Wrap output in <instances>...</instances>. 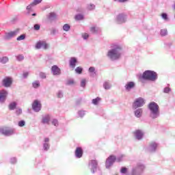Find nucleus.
Returning a JSON list of instances; mask_svg holds the SVG:
<instances>
[{"instance_id": "e433bc0d", "label": "nucleus", "mask_w": 175, "mask_h": 175, "mask_svg": "<svg viewBox=\"0 0 175 175\" xmlns=\"http://www.w3.org/2000/svg\"><path fill=\"white\" fill-rule=\"evenodd\" d=\"M75 72L77 73V75H81V73H83V68L77 67L75 68Z\"/></svg>"}, {"instance_id": "a211bd4d", "label": "nucleus", "mask_w": 175, "mask_h": 175, "mask_svg": "<svg viewBox=\"0 0 175 175\" xmlns=\"http://www.w3.org/2000/svg\"><path fill=\"white\" fill-rule=\"evenodd\" d=\"M49 142H50V139L49 137H46L44 139V142H43L44 151H49V150H50V144L49 143Z\"/></svg>"}, {"instance_id": "4d7b16f0", "label": "nucleus", "mask_w": 175, "mask_h": 175, "mask_svg": "<svg viewBox=\"0 0 175 175\" xmlns=\"http://www.w3.org/2000/svg\"><path fill=\"white\" fill-rule=\"evenodd\" d=\"M29 73L28 72H23V79H27V77H28Z\"/></svg>"}, {"instance_id": "de8ad7c7", "label": "nucleus", "mask_w": 175, "mask_h": 175, "mask_svg": "<svg viewBox=\"0 0 175 175\" xmlns=\"http://www.w3.org/2000/svg\"><path fill=\"white\" fill-rule=\"evenodd\" d=\"M87 84V81L85 79H82L81 81V87L84 88L85 87V85Z\"/></svg>"}, {"instance_id": "c85d7f7f", "label": "nucleus", "mask_w": 175, "mask_h": 175, "mask_svg": "<svg viewBox=\"0 0 175 175\" xmlns=\"http://www.w3.org/2000/svg\"><path fill=\"white\" fill-rule=\"evenodd\" d=\"M90 31L92 33H98V32H100V29L96 27H92L90 28Z\"/></svg>"}, {"instance_id": "f03ea898", "label": "nucleus", "mask_w": 175, "mask_h": 175, "mask_svg": "<svg viewBox=\"0 0 175 175\" xmlns=\"http://www.w3.org/2000/svg\"><path fill=\"white\" fill-rule=\"evenodd\" d=\"M148 109L150 111V117L152 120H157L161 116V111H159V105L154 101L150 102L148 105Z\"/></svg>"}, {"instance_id": "473e14b6", "label": "nucleus", "mask_w": 175, "mask_h": 175, "mask_svg": "<svg viewBox=\"0 0 175 175\" xmlns=\"http://www.w3.org/2000/svg\"><path fill=\"white\" fill-rule=\"evenodd\" d=\"M103 87L105 90H110L111 88V84H110V82L106 81L103 83Z\"/></svg>"}, {"instance_id": "37998d69", "label": "nucleus", "mask_w": 175, "mask_h": 175, "mask_svg": "<svg viewBox=\"0 0 175 175\" xmlns=\"http://www.w3.org/2000/svg\"><path fill=\"white\" fill-rule=\"evenodd\" d=\"M18 126H20L21 128H23V126H25V120H20L18 122Z\"/></svg>"}, {"instance_id": "f8f14e48", "label": "nucleus", "mask_w": 175, "mask_h": 175, "mask_svg": "<svg viewBox=\"0 0 175 175\" xmlns=\"http://www.w3.org/2000/svg\"><path fill=\"white\" fill-rule=\"evenodd\" d=\"M8 91L3 90L0 91V103L2 105L6 102V98L8 97Z\"/></svg>"}, {"instance_id": "8fccbe9b", "label": "nucleus", "mask_w": 175, "mask_h": 175, "mask_svg": "<svg viewBox=\"0 0 175 175\" xmlns=\"http://www.w3.org/2000/svg\"><path fill=\"white\" fill-rule=\"evenodd\" d=\"M24 39H25V34H22L20 36H18L17 38H16V40H24Z\"/></svg>"}, {"instance_id": "72a5a7b5", "label": "nucleus", "mask_w": 175, "mask_h": 175, "mask_svg": "<svg viewBox=\"0 0 175 175\" xmlns=\"http://www.w3.org/2000/svg\"><path fill=\"white\" fill-rule=\"evenodd\" d=\"M100 98L96 97V98L92 99V103L93 105H98V104L99 103V101H100Z\"/></svg>"}, {"instance_id": "864d4df0", "label": "nucleus", "mask_w": 175, "mask_h": 175, "mask_svg": "<svg viewBox=\"0 0 175 175\" xmlns=\"http://www.w3.org/2000/svg\"><path fill=\"white\" fill-rule=\"evenodd\" d=\"M35 31H39L40 29V25L39 24L34 25Z\"/></svg>"}, {"instance_id": "aec40b11", "label": "nucleus", "mask_w": 175, "mask_h": 175, "mask_svg": "<svg viewBox=\"0 0 175 175\" xmlns=\"http://www.w3.org/2000/svg\"><path fill=\"white\" fill-rule=\"evenodd\" d=\"M134 135L137 140H142V139H143V136H144V133H143L142 130H136L134 132Z\"/></svg>"}, {"instance_id": "58836bf2", "label": "nucleus", "mask_w": 175, "mask_h": 175, "mask_svg": "<svg viewBox=\"0 0 175 175\" xmlns=\"http://www.w3.org/2000/svg\"><path fill=\"white\" fill-rule=\"evenodd\" d=\"M161 18L164 21H169V17L167 16V14L166 13H162L161 14Z\"/></svg>"}, {"instance_id": "39448f33", "label": "nucleus", "mask_w": 175, "mask_h": 175, "mask_svg": "<svg viewBox=\"0 0 175 175\" xmlns=\"http://www.w3.org/2000/svg\"><path fill=\"white\" fill-rule=\"evenodd\" d=\"M146 169V165L142 163H137L133 167L131 172V175H142Z\"/></svg>"}, {"instance_id": "412c9836", "label": "nucleus", "mask_w": 175, "mask_h": 175, "mask_svg": "<svg viewBox=\"0 0 175 175\" xmlns=\"http://www.w3.org/2000/svg\"><path fill=\"white\" fill-rule=\"evenodd\" d=\"M135 82L129 81V82L126 83V84L124 86V88H125L126 91L129 92V91H131V90H133V88L135 87Z\"/></svg>"}, {"instance_id": "9d476101", "label": "nucleus", "mask_w": 175, "mask_h": 175, "mask_svg": "<svg viewBox=\"0 0 175 175\" xmlns=\"http://www.w3.org/2000/svg\"><path fill=\"white\" fill-rule=\"evenodd\" d=\"M0 133L4 136H12L14 134V130L8 129L7 128H0Z\"/></svg>"}, {"instance_id": "c756f323", "label": "nucleus", "mask_w": 175, "mask_h": 175, "mask_svg": "<svg viewBox=\"0 0 175 175\" xmlns=\"http://www.w3.org/2000/svg\"><path fill=\"white\" fill-rule=\"evenodd\" d=\"M75 83L76 82H75V79H70L66 81V85H75Z\"/></svg>"}, {"instance_id": "7c9ffc66", "label": "nucleus", "mask_w": 175, "mask_h": 175, "mask_svg": "<svg viewBox=\"0 0 175 175\" xmlns=\"http://www.w3.org/2000/svg\"><path fill=\"white\" fill-rule=\"evenodd\" d=\"M32 87H33V88H39V87H40V81H34L32 83Z\"/></svg>"}, {"instance_id": "7ed1b4c3", "label": "nucleus", "mask_w": 175, "mask_h": 175, "mask_svg": "<svg viewBox=\"0 0 175 175\" xmlns=\"http://www.w3.org/2000/svg\"><path fill=\"white\" fill-rule=\"evenodd\" d=\"M142 77L144 80L157 81L158 80V74L155 71L148 70L143 72Z\"/></svg>"}, {"instance_id": "c9c22d12", "label": "nucleus", "mask_w": 175, "mask_h": 175, "mask_svg": "<svg viewBox=\"0 0 175 175\" xmlns=\"http://www.w3.org/2000/svg\"><path fill=\"white\" fill-rule=\"evenodd\" d=\"M78 116L79 117H80L81 118H83V117H84L85 116V111L84 110H80L78 111Z\"/></svg>"}, {"instance_id": "20e7f679", "label": "nucleus", "mask_w": 175, "mask_h": 175, "mask_svg": "<svg viewBox=\"0 0 175 175\" xmlns=\"http://www.w3.org/2000/svg\"><path fill=\"white\" fill-rule=\"evenodd\" d=\"M122 158H124V155L122 154L119 156L118 157H116L114 155L109 156L105 162V167L106 169H110L113 165H114V162H121L122 161Z\"/></svg>"}, {"instance_id": "ddd939ff", "label": "nucleus", "mask_w": 175, "mask_h": 175, "mask_svg": "<svg viewBox=\"0 0 175 175\" xmlns=\"http://www.w3.org/2000/svg\"><path fill=\"white\" fill-rule=\"evenodd\" d=\"M18 33V30H14L13 31H10L8 33H6L4 36V39L5 40H9L10 39H12V38H14L17 34Z\"/></svg>"}, {"instance_id": "09e8293b", "label": "nucleus", "mask_w": 175, "mask_h": 175, "mask_svg": "<svg viewBox=\"0 0 175 175\" xmlns=\"http://www.w3.org/2000/svg\"><path fill=\"white\" fill-rule=\"evenodd\" d=\"M52 124L54 125V126H58V125H59V124L58 123V120L53 119L52 120Z\"/></svg>"}, {"instance_id": "49530a36", "label": "nucleus", "mask_w": 175, "mask_h": 175, "mask_svg": "<svg viewBox=\"0 0 175 175\" xmlns=\"http://www.w3.org/2000/svg\"><path fill=\"white\" fill-rule=\"evenodd\" d=\"M10 163H12V165H14V163H17V159H16V157H12L10 159Z\"/></svg>"}, {"instance_id": "4be33fe9", "label": "nucleus", "mask_w": 175, "mask_h": 175, "mask_svg": "<svg viewBox=\"0 0 175 175\" xmlns=\"http://www.w3.org/2000/svg\"><path fill=\"white\" fill-rule=\"evenodd\" d=\"M134 114L135 116L137 117V118H140L142 116H143V109L142 108H137L136 109H134Z\"/></svg>"}, {"instance_id": "bb28decb", "label": "nucleus", "mask_w": 175, "mask_h": 175, "mask_svg": "<svg viewBox=\"0 0 175 175\" xmlns=\"http://www.w3.org/2000/svg\"><path fill=\"white\" fill-rule=\"evenodd\" d=\"M90 77H95L96 72H95V67H90L88 69Z\"/></svg>"}, {"instance_id": "cd10ccee", "label": "nucleus", "mask_w": 175, "mask_h": 175, "mask_svg": "<svg viewBox=\"0 0 175 175\" xmlns=\"http://www.w3.org/2000/svg\"><path fill=\"white\" fill-rule=\"evenodd\" d=\"M9 62V57L4 56L2 57H0V63L5 65V64H8Z\"/></svg>"}, {"instance_id": "dca6fc26", "label": "nucleus", "mask_w": 175, "mask_h": 175, "mask_svg": "<svg viewBox=\"0 0 175 175\" xmlns=\"http://www.w3.org/2000/svg\"><path fill=\"white\" fill-rule=\"evenodd\" d=\"M157 147L158 144L157 142H152L149 144L148 147V151H149V152H155V151H157Z\"/></svg>"}, {"instance_id": "a19ab883", "label": "nucleus", "mask_w": 175, "mask_h": 175, "mask_svg": "<svg viewBox=\"0 0 175 175\" xmlns=\"http://www.w3.org/2000/svg\"><path fill=\"white\" fill-rule=\"evenodd\" d=\"M57 96L60 99L64 98V92H62V90H59L57 93Z\"/></svg>"}, {"instance_id": "4468645a", "label": "nucleus", "mask_w": 175, "mask_h": 175, "mask_svg": "<svg viewBox=\"0 0 175 175\" xmlns=\"http://www.w3.org/2000/svg\"><path fill=\"white\" fill-rule=\"evenodd\" d=\"M42 0H34L31 3L27 6V14H29L31 13V10L33 6H36V5H39L42 2Z\"/></svg>"}, {"instance_id": "2eb2a0df", "label": "nucleus", "mask_w": 175, "mask_h": 175, "mask_svg": "<svg viewBox=\"0 0 175 175\" xmlns=\"http://www.w3.org/2000/svg\"><path fill=\"white\" fill-rule=\"evenodd\" d=\"M51 73L53 76H59L61 75V68L57 65H54L51 67Z\"/></svg>"}, {"instance_id": "5fc2aeb1", "label": "nucleus", "mask_w": 175, "mask_h": 175, "mask_svg": "<svg viewBox=\"0 0 175 175\" xmlns=\"http://www.w3.org/2000/svg\"><path fill=\"white\" fill-rule=\"evenodd\" d=\"M114 2H119L120 3H125V2H128V0H113Z\"/></svg>"}, {"instance_id": "5701e85b", "label": "nucleus", "mask_w": 175, "mask_h": 175, "mask_svg": "<svg viewBox=\"0 0 175 175\" xmlns=\"http://www.w3.org/2000/svg\"><path fill=\"white\" fill-rule=\"evenodd\" d=\"M75 157L76 158H81L83 157V148L81 147H77L75 150Z\"/></svg>"}, {"instance_id": "1a4fd4ad", "label": "nucleus", "mask_w": 175, "mask_h": 175, "mask_svg": "<svg viewBox=\"0 0 175 175\" xmlns=\"http://www.w3.org/2000/svg\"><path fill=\"white\" fill-rule=\"evenodd\" d=\"M89 167L94 174L96 170H98V161L96 160H92L89 163Z\"/></svg>"}, {"instance_id": "b1692460", "label": "nucleus", "mask_w": 175, "mask_h": 175, "mask_svg": "<svg viewBox=\"0 0 175 175\" xmlns=\"http://www.w3.org/2000/svg\"><path fill=\"white\" fill-rule=\"evenodd\" d=\"M51 118L50 115H45L44 116L42 117V124H49L50 122Z\"/></svg>"}, {"instance_id": "4c0bfd02", "label": "nucleus", "mask_w": 175, "mask_h": 175, "mask_svg": "<svg viewBox=\"0 0 175 175\" xmlns=\"http://www.w3.org/2000/svg\"><path fill=\"white\" fill-rule=\"evenodd\" d=\"M87 9L88 10H94L95 5L93 3L88 4Z\"/></svg>"}, {"instance_id": "603ef678", "label": "nucleus", "mask_w": 175, "mask_h": 175, "mask_svg": "<svg viewBox=\"0 0 175 175\" xmlns=\"http://www.w3.org/2000/svg\"><path fill=\"white\" fill-rule=\"evenodd\" d=\"M58 33V30L57 29H53L51 31V35H55Z\"/></svg>"}, {"instance_id": "c03bdc74", "label": "nucleus", "mask_w": 175, "mask_h": 175, "mask_svg": "<svg viewBox=\"0 0 175 175\" xmlns=\"http://www.w3.org/2000/svg\"><path fill=\"white\" fill-rule=\"evenodd\" d=\"M16 58L17 61L21 62L24 60V55H18L16 56Z\"/></svg>"}, {"instance_id": "6e6552de", "label": "nucleus", "mask_w": 175, "mask_h": 175, "mask_svg": "<svg viewBox=\"0 0 175 175\" xmlns=\"http://www.w3.org/2000/svg\"><path fill=\"white\" fill-rule=\"evenodd\" d=\"M32 109L36 113H39L42 110V104L38 100H35L32 104Z\"/></svg>"}, {"instance_id": "423d86ee", "label": "nucleus", "mask_w": 175, "mask_h": 175, "mask_svg": "<svg viewBox=\"0 0 175 175\" xmlns=\"http://www.w3.org/2000/svg\"><path fill=\"white\" fill-rule=\"evenodd\" d=\"M146 102L144 101V98L139 97L136 98L135 102L133 103V109H136L139 107H143L144 106Z\"/></svg>"}, {"instance_id": "6e6d98bb", "label": "nucleus", "mask_w": 175, "mask_h": 175, "mask_svg": "<svg viewBox=\"0 0 175 175\" xmlns=\"http://www.w3.org/2000/svg\"><path fill=\"white\" fill-rule=\"evenodd\" d=\"M40 77L41 79H46V73H44V72H40Z\"/></svg>"}, {"instance_id": "bf43d9fd", "label": "nucleus", "mask_w": 175, "mask_h": 175, "mask_svg": "<svg viewBox=\"0 0 175 175\" xmlns=\"http://www.w3.org/2000/svg\"><path fill=\"white\" fill-rule=\"evenodd\" d=\"M31 16H36V13L32 14Z\"/></svg>"}, {"instance_id": "3c124183", "label": "nucleus", "mask_w": 175, "mask_h": 175, "mask_svg": "<svg viewBox=\"0 0 175 175\" xmlns=\"http://www.w3.org/2000/svg\"><path fill=\"white\" fill-rule=\"evenodd\" d=\"M82 38L83 39H84V40H87V39L90 38V35H88V33H84L83 34H82Z\"/></svg>"}, {"instance_id": "a878e982", "label": "nucleus", "mask_w": 175, "mask_h": 175, "mask_svg": "<svg viewBox=\"0 0 175 175\" xmlns=\"http://www.w3.org/2000/svg\"><path fill=\"white\" fill-rule=\"evenodd\" d=\"M16 107H17V102L16 101H13L12 103H10L8 105V109L10 111H13L16 109Z\"/></svg>"}, {"instance_id": "9b49d317", "label": "nucleus", "mask_w": 175, "mask_h": 175, "mask_svg": "<svg viewBox=\"0 0 175 175\" xmlns=\"http://www.w3.org/2000/svg\"><path fill=\"white\" fill-rule=\"evenodd\" d=\"M116 22L118 24H124L126 22V14H119L116 17Z\"/></svg>"}, {"instance_id": "79ce46f5", "label": "nucleus", "mask_w": 175, "mask_h": 175, "mask_svg": "<svg viewBox=\"0 0 175 175\" xmlns=\"http://www.w3.org/2000/svg\"><path fill=\"white\" fill-rule=\"evenodd\" d=\"M15 114L16 116H21V114H23V109L21 108H18L15 111Z\"/></svg>"}, {"instance_id": "393cba45", "label": "nucleus", "mask_w": 175, "mask_h": 175, "mask_svg": "<svg viewBox=\"0 0 175 175\" xmlns=\"http://www.w3.org/2000/svg\"><path fill=\"white\" fill-rule=\"evenodd\" d=\"M47 18L49 21H54L57 18V14L54 12H51L47 16Z\"/></svg>"}, {"instance_id": "0eeeda50", "label": "nucleus", "mask_w": 175, "mask_h": 175, "mask_svg": "<svg viewBox=\"0 0 175 175\" xmlns=\"http://www.w3.org/2000/svg\"><path fill=\"white\" fill-rule=\"evenodd\" d=\"M13 84V78L12 77H5L2 81V85L5 88L12 87Z\"/></svg>"}, {"instance_id": "2f4dec72", "label": "nucleus", "mask_w": 175, "mask_h": 175, "mask_svg": "<svg viewBox=\"0 0 175 175\" xmlns=\"http://www.w3.org/2000/svg\"><path fill=\"white\" fill-rule=\"evenodd\" d=\"M75 20L77 21H81V20H84V15L81 14H78L75 16Z\"/></svg>"}, {"instance_id": "6ab92c4d", "label": "nucleus", "mask_w": 175, "mask_h": 175, "mask_svg": "<svg viewBox=\"0 0 175 175\" xmlns=\"http://www.w3.org/2000/svg\"><path fill=\"white\" fill-rule=\"evenodd\" d=\"M77 64V58L75 57H72L69 59V66L72 69H75L76 68V65Z\"/></svg>"}, {"instance_id": "f257e3e1", "label": "nucleus", "mask_w": 175, "mask_h": 175, "mask_svg": "<svg viewBox=\"0 0 175 175\" xmlns=\"http://www.w3.org/2000/svg\"><path fill=\"white\" fill-rule=\"evenodd\" d=\"M122 55V46L118 44H112L111 49L107 53V57L110 61H118Z\"/></svg>"}, {"instance_id": "ea45409f", "label": "nucleus", "mask_w": 175, "mask_h": 175, "mask_svg": "<svg viewBox=\"0 0 175 175\" xmlns=\"http://www.w3.org/2000/svg\"><path fill=\"white\" fill-rule=\"evenodd\" d=\"M160 35L161 36H166V35H167V29H161L160 31Z\"/></svg>"}, {"instance_id": "13d9d810", "label": "nucleus", "mask_w": 175, "mask_h": 175, "mask_svg": "<svg viewBox=\"0 0 175 175\" xmlns=\"http://www.w3.org/2000/svg\"><path fill=\"white\" fill-rule=\"evenodd\" d=\"M167 46H169V47H170V46H172V43H168V44H167Z\"/></svg>"}, {"instance_id": "a18cd8bd", "label": "nucleus", "mask_w": 175, "mask_h": 175, "mask_svg": "<svg viewBox=\"0 0 175 175\" xmlns=\"http://www.w3.org/2000/svg\"><path fill=\"white\" fill-rule=\"evenodd\" d=\"M172 91V89L169 87H165L163 89V92L164 94H169Z\"/></svg>"}, {"instance_id": "f704fd0d", "label": "nucleus", "mask_w": 175, "mask_h": 175, "mask_svg": "<svg viewBox=\"0 0 175 175\" xmlns=\"http://www.w3.org/2000/svg\"><path fill=\"white\" fill-rule=\"evenodd\" d=\"M63 29L66 32H68V31L70 30V25H69V24H64V26H63Z\"/></svg>"}, {"instance_id": "f3484780", "label": "nucleus", "mask_w": 175, "mask_h": 175, "mask_svg": "<svg viewBox=\"0 0 175 175\" xmlns=\"http://www.w3.org/2000/svg\"><path fill=\"white\" fill-rule=\"evenodd\" d=\"M36 49H37V50H39L40 49H44V50H46V49H47V44L44 41H39L36 44Z\"/></svg>"}]
</instances>
